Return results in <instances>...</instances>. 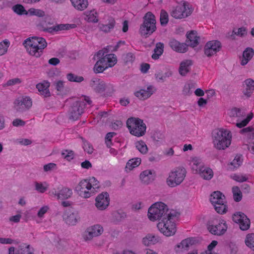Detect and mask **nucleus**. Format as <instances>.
I'll use <instances>...</instances> for the list:
<instances>
[{
    "label": "nucleus",
    "instance_id": "obj_1",
    "mask_svg": "<svg viewBox=\"0 0 254 254\" xmlns=\"http://www.w3.org/2000/svg\"><path fill=\"white\" fill-rule=\"evenodd\" d=\"M23 45L31 56L39 58L43 53V50L47 46L46 40L41 37H32L26 39Z\"/></svg>",
    "mask_w": 254,
    "mask_h": 254
},
{
    "label": "nucleus",
    "instance_id": "obj_2",
    "mask_svg": "<svg viewBox=\"0 0 254 254\" xmlns=\"http://www.w3.org/2000/svg\"><path fill=\"white\" fill-rule=\"evenodd\" d=\"M173 210H170L166 204L162 202H157L153 203L148 210V217L150 220H163L172 214Z\"/></svg>",
    "mask_w": 254,
    "mask_h": 254
},
{
    "label": "nucleus",
    "instance_id": "obj_3",
    "mask_svg": "<svg viewBox=\"0 0 254 254\" xmlns=\"http://www.w3.org/2000/svg\"><path fill=\"white\" fill-rule=\"evenodd\" d=\"M214 147L218 150H224L231 144L232 134L227 129H220L212 133Z\"/></svg>",
    "mask_w": 254,
    "mask_h": 254
},
{
    "label": "nucleus",
    "instance_id": "obj_4",
    "mask_svg": "<svg viewBox=\"0 0 254 254\" xmlns=\"http://www.w3.org/2000/svg\"><path fill=\"white\" fill-rule=\"evenodd\" d=\"M156 23L155 15L151 12H147L143 17V23L139 29L140 34L148 37L156 31Z\"/></svg>",
    "mask_w": 254,
    "mask_h": 254
},
{
    "label": "nucleus",
    "instance_id": "obj_5",
    "mask_svg": "<svg viewBox=\"0 0 254 254\" xmlns=\"http://www.w3.org/2000/svg\"><path fill=\"white\" fill-rule=\"evenodd\" d=\"M177 212L173 211L172 214L169 216L171 217H167V218L159 221L157 224V227L159 230L164 235L169 237L174 235L176 232V224L173 221L174 218L177 216Z\"/></svg>",
    "mask_w": 254,
    "mask_h": 254
},
{
    "label": "nucleus",
    "instance_id": "obj_6",
    "mask_svg": "<svg viewBox=\"0 0 254 254\" xmlns=\"http://www.w3.org/2000/svg\"><path fill=\"white\" fill-rule=\"evenodd\" d=\"M127 127L131 134L137 137L143 135L146 129L143 120L135 117H130L127 120Z\"/></svg>",
    "mask_w": 254,
    "mask_h": 254
},
{
    "label": "nucleus",
    "instance_id": "obj_7",
    "mask_svg": "<svg viewBox=\"0 0 254 254\" xmlns=\"http://www.w3.org/2000/svg\"><path fill=\"white\" fill-rule=\"evenodd\" d=\"M186 175V170L184 168H176L169 173L166 183L169 187H175L183 182Z\"/></svg>",
    "mask_w": 254,
    "mask_h": 254
},
{
    "label": "nucleus",
    "instance_id": "obj_8",
    "mask_svg": "<svg viewBox=\"0 0 254 254\" xmlns=\"http://www.w3.org/2000/svg\"><path fill=\"white\" fill-rule=\"evenodd\" d=\"M85 104L83 101H74L68 111L69 119L72 121L78 120L84 112Z\"/></svg>",
    "mask_w": 254,
    "mask_h": 254
},
{
    "label": "nucleus",
    "instance_id": "obj_9",
    "mask_svg": "<svg viewBox=\"0 0 254 254\" xmlns=\"http://www.w3.org/2000/svg\"><path fill=\"white\" fill-rule=\"evenodd\" d=\"M75 191L80 196L89 198L94 193V188L87 180H82L75 188Z\"/></svg>",
    "mask_w": 254,
    "mask_h": 254
},
{
    "label": "nucleus",
    "instance_id": "obj_10",
    "mask_svg": "<svg viewBox=\"0 0 254 254\" xmlns=\"http://www.w3.org/2000/svg\"><path fill=\"white\" fill-rule=\"evenodd\" d=\"M233 221L239 225L240 229L246 231L250 227L251 221L247 215L242 212H236L232 216Z\"/></svg>",
    "mask_w": 254,
    "mask_h": 254
},
{
    "label": "nucleus",
    "instance_id": "obj_11",
    "mask_svg": "<svg viewBox=\"0 0 254 254\" xmlns=\"http://www.w3.org/2000/svg\"><path fill=\"white\" fill-rule=\"evenodd\" d=\"M191 13L188 4L185 2L183 4L177 5L171 12V15L176 19H182L188 17Z\"/></svg>",
    "mask_w": 254,
    "mask_h": 254
},
{
    "label": "nucleus",
    "instance_id": "obj_12",
    "mask_svg": "<svg viewBox=\"0 0 254 254\" xmlns=\"http://www.w3.org/2000/svg\"><path fill=\"white\" fill-rule=\"evenodd\" d=\"M50 193L53 195L58 199L64 200L70 198L72 194V191L71 189L61 186L57 189L54 188Z\"/></svg>",
    "mask_w": 254,
    "mask_h": 254
},
{
    "label": "nucleus",
    "instance_id": "obj_13",
    "mask_svg": "<svg viewBox=\"0 0 254 254\" xmlns=\"http://www.w3.org/2000/svg\"><path fill=\"white\" fill-rule=\"evenodd\" d=\"M221 47V43L219 41L212 40L208 41L204 46V54L208 57H211L220 51Z\"/></svg>",
    "mask_w": 254,
    "mask_h": 254
},
{
    "label": "nucleus",
    "instance_id": "obj_14",
    "mask_svg": "<svg viewBox=\"0 0 254 254\" xmlns=\"http://www.w3.org/2000/svg\"><path fill=\"white\" fill-rule=\"evenodd\" d=\"M32 106V101L28 97L17 99L14 102V108L18 112H23Z\"/></svg>",
    "mask_w": 254,
    "mask_h": 254
},
{
    "label": "nucleus",
    "instance_id": "obj_15",
    "mask_svg": "<svg viewBox=\"0 0 254 254\" xmlns=\"http://www.w3.org/2000/svg\"><path fill=\"white\" fill-rule=\"evenodd\" d=\"M95 205L99 210H104L110 202L109 194L107 192H103L98 195L95 199Z\"/></svg>",
    "mask_w": 254,
    "mask_h": 254
},
{
    "label": "nucleus",
    "instance_id": "obj_16",
    "mask_svg": "<svg viewBox=\"0 0 254 254\" xmlns=\"http://www.w3.org/2000/svg\"><path fill=\"white\" fill-rule=\"evenodd\" d=\"M103 232V228L100 225H95L87 228L84 236L86 241L90 240L94 237L101 235Z\"/></svg>",
    "mask_w": 254,
    "mask_h": 254
},
{
    "label": "nucleus",
    "instance_id": "obj_17",
    "mask_svg": "<svg viewBox=\"0 0 254 254\" xmlns=\"http://www.w3.org/2000/svg\"><path fill=\"white\" fill-rule=\"evenodd\" d=\"M156 90L152 85L148 86L146 89H140L134 92V95L140 99L145 100L150 97Z\"/></svg>",
    "mask_w": 254,
    "mask_h": 254
},
{
    "label": "nucleus",
    "instance_id": "obj_18",
    "mask_svg": "<svg viewBox=\"0 0 254 254\" xmlns=\"http://www.w3.org/2000/svg\"><path fill=\"white\" fill-rule=\"evenodd\" d=\"M209 231L212 234L221 236L226 231L227 227L225 223L220 222L218 224L209 225L207 227Z\"/></svg>",
    "mask_w": 254,
    "mask_h": 254
},
{
    "label": "nucleus",
    "instance_id": "obj_19",
    "mask_svg": "<svg viewBox=\"0 0 254 254\" xmlns=\"http://www.w3.org/2000/svg\"><path fill=\"white\" fill-rule=\"evenodd\" d=\"M78 213L76 212H65L63 215V219L68 225H75L79 219Z\"/></svg>",
    "mask_w": 254,
    "mask_h": 254
},
{
    "label": "nucleus",
    "instance_id": "obj_20",
    "mask_svg": "<svg viewBox=\"0 0 254 254\" xmlns=\"http://www.w3.org/2000/svg\"><path fill=\"white\" fill-rule=\"evenodd\" d=\"M116 56L114 54H106L104 57L97 61L99 63L108 67L113 66L117 63Z\"/></svg>",
    "mask_w": 254,
    "mask_h": 254
},
{
    "label": "nucleus",
    "instance_id": "obj_21",
    "mask_svg": "<svg viewBox=\"0 0 254 254\" xmlns=\"http://www.w3.org/2000/svg\"><path fill=\"white\" fill-rule=\"evenodd\" d=\"M170 47L175 51L184 53L188 50V45L184 43H180L175 39H172L169 43Z\"/></svg>",
    "mask_w": 254,
    "mask_h": 254
},
{
    "label": "nucleus",
    "instance_id": "obj_22",
    "mask_svg": "<svg viewBox=\"0 0 254 254\" xmlns=\"http://www.w3.org/2000/svg\"><path fill=\"white\" fill-rule=\"evenodd\" d=\"M106 83L98 78H93L90 82V86L97 93H102L105 90Z\"/></svg>",
    "mask_w": 254,
    "mask_h": 254
},
{
    "label": "nucleus",
    "instance_id": "obj_23",
    "mask_svg": "<svg viewBox=\"0 0 254 254\" xmlns=\"http://www.w3.org/2000/svg\"><path fill=\"white\" fill-rule=\"evenodd\" d=\"M187 40L186 42L188 43V46L194 48L196 47L199 43L200 37L197 36V33L196 31L191 30L187 34Z\"/></svg>",
    "mask_w": 254,
    "mask_h": 254
},
{
    "label": "nucleus",
    "instance_id": "obj_24",
    "mask_svg": "<svg viewBox=\"0 0 254 254\" xmlns=\"http://www.w3.org/2000/svg\"><path fill=\"white\" fill-rule=\"evenodd\" d=\"M193 64L191 60H186L182 61L180 64L179 68V73L183 76H185L190 71V67Z\"/></svg>",
    "mask_w": 254,
    "mask_h": 254
},
{
    "label": "nucleus",
    "instance_id": "obj_25",
    "mask_svg": "<svg viewBox=\"0 0 254 254\" xmlns=\"http://www.w3.org/2000/svg\"><path fill=\"white\" fill-rule=\"evenodd\" d=\"M210 200L213 205L226 202L225 195L220 191L213 192L210 195Z\"/></svg>",
    "mask_w": 254,
    "mask_h": 254
},
{
    "label": "nucleus",
    "instance_id": "obj_26",
    "mask_svg": "<svg viewBox=\"0 0 254 254\" xmlns=\"http://www.w3.org/2000/svg\"><path fill=\"white\" fill-rule=\"evenodd\" d=\"M155 172L151 170H146L140 174V179L142 182L149 184L154 180Z\"/></svg>",
    "mask_w": 254,
    "mask_h": 254
},
{
    "label": "nucleus",
    "instance_id": "obj_27",
    "mask_svg": "<svg viewBox=\"0 0 254 254\" xmlns=\"http://www.w3.org/2000/svg\"><path fill=\"white\" fill-rule=\"evenodd\" d=\"M246 88L243 91L244 94L247 97H250L254 90V80L251 78H248L244 82Z\"/></svg>",
    "mask_w": 254,
    "mask_h": 254
},
{
    "label": "nucleus",
    "instance_id": "obj_28",
    "mask_svg": "<svg viewBox=\"0 0 254 254\" xmlns=\"http://www.w3.org/2000/svg\"><path fill=\"white\" fill-rule=\"evenodd\" d=\"M50 83L48 82L44 83H39L36 85V88L41 94L43 95L45 97H49L51 96L49 87Z\"/></svg>",
    "mask_w": 254,
    "mask_h": 254
},
{
    "label": "nucleus",
    "instance_id": "obj_29",
    "mask_svg": "<svg viewBox=\"0 0 254 254\" xmlns=\"http://www.w3.org/2000/svg\"><path fill=\"white\" fill-rule=\"evenodd\" d=\"M28 14L30 16L35 15L39 17H44L45 22L51 20L50 17L48 15H45V12L41 9L31 8L28 11Z\"/></svg>",
    "mask_w": 254,
    "mask_h": 254
},
{
    "label": "nucleus",
    "instance_id": "obj_30",
    "mask_svg": "<svg viewBox=\"0 0 254 254\" xmlns=\"http://www.w3.org/2000/svg\"><path fill=\"white\" fill-rule=\"evenodd\" d=\"M254 50L252 48H247L243 52V59L241 64L242 65H246L248 62L252 58L254 55Z\"/></svg>",
    "mask_w": 254,
    "mask_h": 254
},
{
    "label": "nucleus",
    "instance_id": "obj_31",
    "mask_svg": "<svg viewBox=\"0 0 254 254\" xmlns=\"http://www.w3.org/2000/svg\"><path fill=\"white\" fill-rule=\"evenodd\" d=\"M72 5L75 8L79 10H83L87 5L88 2L87 0H70Z\"/></svg>",
    "mask_w": 254,
    "mask_h": 254
},
{
    "label": "nucleus",
    "instance_id": "obj_32",
    "mask_svg": "<svg viewBox=\"0 0 254 254\" xmlns=\"http://www.w3.org/2000/svg\"><path fill=\"white\" fill-rule=\"evenodd\" d=\"M198 174L201 178L206 180H210L213 176L212 170L207 167H202Z\"/></svg>",
    "mask_w": 254,
    "mask_h": 254
},
{
    "label": "nucleus",
    "instance_id": "obj_33",
    "mask_svg": "<svg viewBox=\"0 0 254 254\" xmlns=\"http://www.w3.org/2000/svg\"><path fill=\"white\" fill-rule=\"evenodd\" d=\"M164 45L161 42L156 44V47L154 49V53L152 55V58L154 60H158L159 57L163 54L164 50Z\"/></svg>",
    "mask_w": 254,
    "mask_h": 254
},
{
    "label": "nucleus",
    "instance_id": "obj_34",
    "mask_svg": "<svg viewBox=\"0 0 254 254\" xmlns=\"http://www.w3.org/2000/svg\"><path fill=\"white\" fill-rule=\"evenodd\" d=\"M115 20L113 18L109 19L108 23L107 24H101L100 26V29L105 33H108L113 29L115 25Z\"/></svg>",
    "mask_w": 254,
    "mask_h": 254
},
{
    "label": "nucleus",
    "instance_id": "obj_35",
    "mask_svg": "<svg viewBox=\"0 0 254 254\" xmlns=\"http://www.w3.org/2000/svg\"><path fill=\"white\" fill-rule=\"evenodd\" d=\"M191 168L193 171H194V173H198L201 170V168L203 167V163H202L200 159L197 157L193 158L191 161Z\"/></svg>",
    "mask_w": 254,
    "mask_h": 254
},
{
    "label": "nucleus",
    "instance_id": "obj_36",
    "mask_svg": "<svg viewBox=\"0 0 254 254\" xmlns=\"http://www.w3.org/2000/svg\"><path fill=\"white\" fill-rule=\"evenodd\" d=\"M243 160L242 155H237L232 162L229 165L230 169L233 170L237 169L242 164Z\"/></svg>",
    "mask_w": 254,
    "mask_h": 254
},
{
    "label": "nucleus",
    "instance_id": "obj_37",
    "mask_svg": "<svg viewBox=\"0 0 254 254\" xmlns=\"http://www.w3.org/2000/svg\"><path fill=\"white\" fill-rule=\"evenodd\" d=\"M141 163V159L139 158H134L128 161L127 163L126 169L131 170L133 168L137 167Z\"/></svg>",
    "mask_w": 254,
    "mask_h": 254
},
{
    "label": "nucleus",
    "instance_id": "obj_38",
    "mask_svg": "<svg viewBox=\"0 0 254 254\" xmlns=\"http://www.w3.org/2000/svg\"><path fill=\"white\" fill-rule=\"evenodd\" d=\"M158 238H157L154 235L148 234L143 239L142 243L145 246H149L150 245L155 244L158 242Z\"/></svg>",
    "mask_w": 254,
    "mask_h": 254
},
{
    "label": "nucleus",
    "instance_id": "obj_39",
    "mask_svg": "<svg viewBox=\"0 0 254 254\" xmlns=\"http://www.w3.org/2000/svg\"><path fill=\"white\" fill-rule=\"evenodd\" d=\"M232 190L234 201L237 202L240 201L242 199L243 195L240 188L237 186H234Z\"/></svg>",
    "mask_w": 254,
    "mask_h": 254
},
{
    "label": "nucleus",
    "instance_id": "obj_40",
    "mask_svg": "<svg viewBox=\"0 0 254 254\" xmlns=\"http://www.w3.org/2000/svg\"><path fill=\"white\" fill-rule=\"evenodd\" d=\"M34 249L29 245L22 244L19 246V252L20 254H31V251Z\"/></svg>",
    "mask_w": 254,
    "mask_h": 254
},
{
    "label": "nucleus",
    "instance_id": "obj_41",
    "mask_svg": "<svg viewBox=\"0 0 254 254\" xmlns=\"http://www.w3.org/2000/svg\"><path fill=\"white\" fill-rule=\"evenodd\" d=\"M135 147L142 154H146L148 151V148L145 143L140 140L135 143Z\"/></svg>",
    "mask_w": 254,
    "mask_h": 254
},
{
    "label": "nucleus",
    "instance_id": "obj_42",
    "mask_svg": "<svg viewBox=\"0 0 254 254\" xmlns=\"http://www.w3.org/2000/svg\"><path fill=\"white\" fill-rule=\"evenodd\" d=\"M169 21L168 13L164 9H162L160 14V22L161 26H166Z\"/></svg>",
    "mask_w": 254,
    "mask_h": 254
},
{
    "label": "nucleus",
    "instance_id": "obj_43",
    "mask_svg": "<svg viewBox=\"0 0 254 254\" xmlns=\"http://www.w3.org/2000/svg\"><path fill=\"white\" fill-rule=\"evenodd\" d=\"M246 245L254 251V233L249 234L245 239Z\"/></svg>",
    "mask_w": 254,
    "mask_h": 254
},
{
    "label": "nucleus",
    "instance_id": "obj_44",
    "mask_svg": "<svg viewBox=\"0 0 254 254\" xmlns=\"http://www.w3.org/2000/svg\"><path fill=\"white\" fill-rule=\"evenodd\" d=\"M12 10L14 12L18 15H27L28 11H27L24 7L21 4H16L12 6Z\"/></svg>",
    "mask_w": 254,
    "mask_h": 254
},
{
    "label": "nucleus",
    "instance_id": "obj_45",
    "mask_svg": "<svg viewBox=\"0 0 254 254\" xmlns=\"http://www.w3.org/2000/svg\"><path fill=\"white\" fill-rule=\"evenodd\" d=\"M195 88V83H189L184 87L183 93L185 95H190L192 93V90Z\"/></svg>",
    "mask_w": 254,
    "mask_h": 254
},
{
    "label": "nucleus",
    "instance_id": "obj_46",
    "mask_svg": "<svg viewBox=\"0 0 254 254\" xmlns=\"http://www.w3.org/2000/svg\"><path fill=\"white\" fill-rule=\"evenodd\" d=\"M62 157L68 161H70L74 158V153L72 150L65 149L61 153Z\"/></svg>",
    "mask_w": 254,
    "mask_h": 254
},
{
    "label": "nucleus",
    "instance_id": "obj_47",
    "mask_svg": "<svg viewBox=\"0 0 254 254\" xmlns=\"http://www.w3.org/2000/svg\"><path fill=\"white\" fill-rule=\"evenodd\" d=\"M226 202H222L217 204L214 205L215 210L219 214H224L227 211V206L225 204Z\"/></svg>",
    "mask_w": 254,
    "mask_h": 254
},
{
    "label": "nucleus",
    "instance_id": "obj_48",
    "mask_svg": "<svg viewBox=\"0 0 254 254\" xmlns=\"http://www.w3.org/2000/svg\"><path fill=\"white\" fill-rule=\"evenodd\" d=\"M50 20L47 21L46 22H45V23H43V22L40 23L39 24V26L42 27V30L44 32H47L50 33H52L54 32H56V27L55 26L51 27H48L46 28L44 27V25H47V24H52V23L50 22Z\"/></svg>",
    "mask_w": 254,
    "mask_h": 254
},
{
    "label": "nucleus",
    "instance_id": "obj_49",
    "mask_svg": "<svg viewBox=\"0 0 254 254\" xmlns=\"http://www.w3.org/2000/svg\"><path fill=\"white\" fill-rule=\"evenodd\" d=\"M9 45V42L6 39L0 42V56L4 55L7 52Z\"/></svg>",
    "mask_w": 254,
    "mask_h": 254
},
{
    "label": "nucleus",
    "instance_id": "obj_50",
    "mask_svg": "<svg viewBox=\"0 0 254 254\" xmlns=\"http://www.w3.org/2000/svg\"><path fill=\"white\" fill-rule=\"evenodd\" d=\"M240 132L245 134L250 138L254 137V128L252 127H248L240 130Z\"/></svg>",
    "mask_w": 254,
    "mask_h": 254
},
{
    "label": "nucleus",
    "instance_id": "obj_51",
    "mask_svg": "<svg viewBox=\"0 0 254 254\" xmlns=\"http://www.w3.org/2000/svg\"><path fill=\"white\" fill-rule=\"evenodd\" d=\"M96 14V13L94 12V11H89L86 15L85 20L88 21V22H97L98 20V18H97V16L95 15Z\"/></svg>",
    "mask_w": 254,
    "mask_h": 254
},
{
    "label": "nucleus",
    "instance_id": "obj_52",
    "mask_svg": "<svg viewBox=\"0 0 254 254\" xmlns=\"http://www.w3.org/2000/svg\"><path fill=\"white\" fill-rule=\"evenodd\" d=\"M66 76L67 79L71 82H81L84 80L82 76H77L71 73H68Z\"/></svg>",
    "mask_w": 254,
    "mask_h": 254
},
{
    "label": "nucleus",
    "instance_id": "obj_53",
    "mask_svg": "<svg viewBox=\"0 0 254 254\" xmlns=\"http://www.w3.org/2000/svg\"><path fill=\"white\" fill-rule=\"evenodd\" d=\"M190 241V239H186L184 240H183L180 244H178L176 247V251L178 252L179 250L177 249L182 248L186 250H188V249L190 246V242H189Z\"/></svg>",
    "mask_w": 254,
    "mask_h": 254
},
{
    "label": "nucleus",
    "instance_id": "obj_54",
    "mask_svg": "<svg viewBox=\"0 0 254 254\" xmlns=\"http://www.w3.org/2000/svg\"><path fill=\"white\" fill-rule=\"evenodd\" d=\"M108 67V66L101 64L100 63H99L97 61L96 63L95 64L94 66V71L96 73H101L103 72Z\"/></svg>",
    "mask_w": 254,
    "mask_h": 254
},
{
    "label": "nucleus",
    "instance_id": "obj_55",
    "mask_svg": "<svg viewBox=\"0 0 254 254\" xmlns=\"http://www.w3.org/2000/svg\"><path fill=\"white\" fill-rule=\"evenodd\" d=\"M231 116L232 117H240L241 116H245V113L242 112L240 108H234L231 111Z\"/></svg>",
    "mask_w": 254,
    "mask_h": 254
},
{
    "label": "nucleus",
    "instance_id": "obj_56",
    "mask_svg": "<svg viewBox=\"0 0 254 254\" xmlns=\"http://www.w3.org/2000/svg\"><path fill=\"white\" fill-rule=\"evenodd\" d=\"M83 148L84 151L89 154H92L94 150L92 145L85 140H83Z\"/></svg>",
    "mask_w": 254,
    "mask_h": 254
},
{
    "label": "nucleus",
    "instance_id": "obj_57",
    "mask_svg": "<svg viewBox=\"0 0 254 254\" xmlns=\"http://www.w3.org/2000/svg\"><path fill=\"white\" fill-rule=\"evenodd\" d=\"M109 51V49L107 48H105L101 50H99L94 56V59L96 60V58L98 60L101 59V58L104 57L106 55L105 54H107Z\"/></svg>",
    "mask_w": 254,
    "mask_h": 254
},
{
    "label": "nucleus",
    "instance_id": "obj_58",
    "mask_svg": "<svg viewBox=\"0 0 254 254\" xmlns=\"http://www.w3.org/2000/svg\"><path fill=\"white\" fill-rule=\"evenodd\" d=\"M104 92H105L106 95L109 96H112L115 91L113 85L110 83L106 84Z\"/></svg>",
    "mask_w": 254,
    "mask_h": 254
},
{
    "label": "nucleus",
    "instance_id": "obj_59",
    "mask_svg": "<svg viewBox=\"0 0 254 254\" xmlns=\"http://www.w3.org/2000/svg\"><path fill=\"white\" fill-rule=\"evenodd\" d=\"M234 35H236L240 37H244L247 34V30L246 28L242 27L238 28L237 31H233Z\"/></svg>",
    "mask_w": 254,
    "mask_h": 254
},
{
    "label": "nucleus",
    "instance_id": "obj_60",
    "mask_svg": "<svg viewBox=\"0 0 254 254\" xmlns=\"http://www.w3.org/2000/svg\"><path fill=\"white\" fill-rule=\"evenodd\" d=\"M35 190L39 192L43 193L47 190V187L44 186L42 183L35 182Z\"/></svg>",
    "mask_w": 254,
    "mask_h": 254
},
{
    "label": "nucleus",
    "instance_id": "obj_61",
    "mask_svg": "<svg viewBox=\"0 0 254 254\" xmlns=\"http://www.w3.org/2000/svg\"><path fill=\"white\" fill-rule=\"evenodd\" d=\"M114 217L117 221H121L126 217V214L123 212H117L114 214Z\"/></svg>",
    "mask_w": 254,
    "mask_h": 254
},
{
    "label": "nucleus",
    "instance_id": "obj_62",
    "mask_svg": "<svg viewBox=\"0 0 254 254\" xmlns=\"http://www.w3.org/2000/svg\"><path fill=\"white\" fill-rule=\"evenodd\" d=\"M232 178L234 180L240 183L246 182L248 180V178L243 175H234Z\"/></svg>",
    "mask_w": 254,
    "mask_h": 254
},
{
    "label": "nucleus",
    "instance_id": "obj_63",
    "mask_svg": "<svg viewBox=\"0 0 254 254\" xmlns=\"http://www.w3.org/2000/svg\"><path fill=\"white\" fill-rule=\"evenodd\" d=\"M135 59V56L133 54L131 53H128L127 54L124 58V61L126 63L132 62Z\"/></svg>",
    "mask_w": 254,
    "mask_h": 254
},
{
    "label": "nucleus",
    "instance_id": "obj_64",
    "mask_svg": "<svg viewBox=\"0 0 254 254\" xmlns=\"http://www.w3.org/2000/svg\"><path fill=\"white\" fill-rule=\"evenodd\" d=\"M21 82V80L19 78H15L13 79H9L6 82V85L7 86H12L13 85H15L17 84H19Z\"/></svg>",
    "mask_w": 254,
    "mask_h": 254
}]
</instances>
